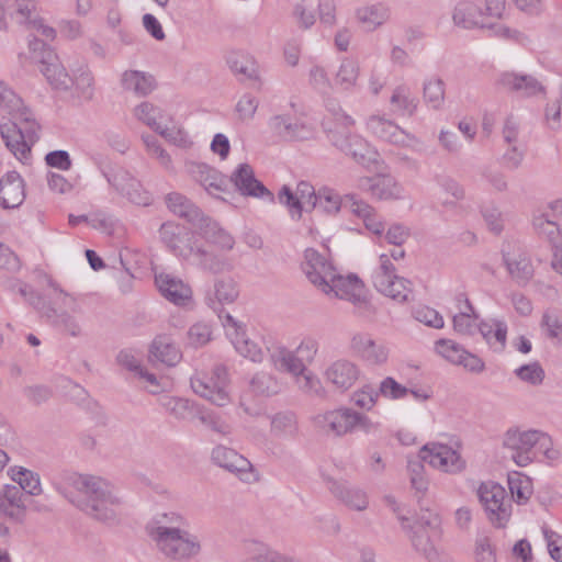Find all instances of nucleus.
Instances as JSON below:
<instances>
[{"instance_id": "1a4fd4ad", "label": "nucleus", "mask_w": 562, "mask_h": 562, "mask_svg": "<svg viewBox=\"0 0 562 562\" xmlns=\"http://www.w3.org/2000/svg\"><path fill=\"white\" fill-rule=\"evenodd\" d=\"M228 383V371L223 364L215 366L211 376L191 378L193 392L216 406H225L229 403Z\"/></svg>"}, {"instance_id": "37998d69", "label": "nucleus", "mask_w": 562, "mask_h": 562, "mask_svg": "<svg viewBox=\"0 0 562 562\" xmlns=\"http://www.w3.org/2000/svg\"><path fill=\"white\" fill-rule=\"evenodd\" d=\"M34 9L35 4L32 0H5L0 7V14L3 20L5 15H9L18 23L26 24Z\"/></svg>"}, {"instance_id": "a19ab883", "label": "nucleus", "mask_w": 562, "mask_h": 562, "mask_svg": "<svg viewBox=\"0 0 562 562\" xmlns=\"http://www.w3.org/2000/svg\"><path fill=\"white\" fill-rule=\"evenodd\" d=\"M184 525V518L175 512L157 514L150 521L147 522L145 529L149 538L154 541L158 539V532L166 529H181Z\"/></svg>"}, {"instance_id": "7c9ffc66", "label": "nucleus", "mask_w": 562, "mask_h": 562, "mask_svg": "<svg viewBox=\"0 0 562 562\" xmlns=\"http://www.w3.org/2000/svg\"><path fill=\"white\" fill-rule=\"evenodd\" d=\"M328 382L337 389L348 390L359 378V368L347 359L334 361L325 371Z\"/></svg>"}, {"instance_id": "603ef678", "label": "nucleus", "mask_w": 562, "mask_h": 562, "mask_svg": "<svg viewBox=\"0 0 562 562\" xmlns=\"http://www.w3.org/2000/svg\"><path fill=\"white\" fill-rule=\"evenodd\" d=\"M278 200L288 209L292 220H301L303 211H305V206L303 205L302 200H300L297 194H295L289 186H282L278 193Z\"/></svg>"}, {"instance_id": "58836bf2", "label": "nucleus", "mask_w": 562, "mask_h": 562, "mask_svg": "<svg viewBox=\"0 0 562 562\" xmlns=\"http://www.w3.org/2000/svg\"><path fill=\"white\" fill-rule=\"evenodd\" d=\"M482 9L471 1H460L456 4L452 13L453 23L462 29L485 27L481 22Z\"/></svg>"}, {"instance_id": "cd10ccee", "label": "nucleus", "mask_w": 562, "mask_h": 562, "mask_svg": "<svg viewBox=\"0 0 562 562\" xmlns=\"http://www.w3.org/2000/svg\"><path fill=\"white\" fill-rule=\"evenodd\" d=\"M367 125L375 136L394 145L408 146L409 140H417L394 122L378 115L369 117Z\"/></svg>"}, {"instance_id": "09e8293b", "label": "nucleus", "mask_w": 562, "mask_h": 562, "mask_svg": "<svg viewBox=\"0 0 562 562\" xmlns=\"http://www.w3.org/2000/svg\"><path fill=\"white\" fill-rule=\"evenodd\" d=\"M390 101L392 105L396 106L397 111L408 116L415 114L418 105V99L412 95L406 86L396 87Z\"/></svg>"}, {"instance_id": "0eeeda50", "label": "nucleus", "mask_w": 562, "mask_h": 562, "mask_svg": "<svg viewBox=\"0 0 562 562\" xmlns=\"http://www.w3.org/2000/svg\"><path fill=\"white\" fill-rule=\"evenodd\" d=\"M327 138L333 146L363 167L378 161V151L358 134L335 128L327 132Z\"/></svg>"}, {"instance_id": "423d86ee", "label": "nucleus", "mask_w": 562, "mask_h": 562, "mask_svg": "<svg viewBox=\"0 0 562 562\" xmlns=\"http://www.w3.org/2000/svg\"><path fill=\"white\" fill-rule=\"evenodd\" d=\"M504 447L514 451L524 450L543 453L549 460H554L559 457V452L552 449L551 437L536 429L520 430L518 427L509 428L505 434Z\"/></svg>"}, {"instance_id": "aec40b11", "label": "nucleus", "mask_w": 562, "mask_h": 562, "mask_svg": "<svg viewBox=\"0 0 562 562\" xmlns=\"http://www.w3.org/2000/svg\"><path fill=\"white\" fill-rule=\"evenodd\" d=\"M211 461L213 464L236 474L241 481H248V475L252 471V464L248 459L234 449L222 445L212 449Z\"/></svg>"}, {"instance_id": "f8f14e48", "label": "nucleus", "mask_w": 562, "mask_h": 562, "mask_svg": "<svg viewBox=\"0 0 562 562\" xmlns=\"http://www.w3.org/2000/svg\"><path fill=\"white\" fill-rule=\"evenodd\" d=\"M502 258L508 274L518 286H526L533 278L535 268L530 256L520 246L503 247Z\"/></svg>"}, {"instance_id": "8fccbe9b", "label": "nucleus", "mask_w": 562, "mask_h": 562, "mask_svg": "<svg viewBox=\"0 0 562 562\" xmlns=\"http://www.w3.org/2000/svg\"><path fill=\"white\" fill-rule=\"evenodd\" d=\"M357 18L368 31H373L385 22L387 13L382 5H370L358 9Z\"/></svg>"}, {"instance_id": "f704fd0d", "label": "nucleus", "mask_w": 562, "mask_h": 562, "mask_svg": "<svg viewBox=\"0 0 562 562\" xmlns=\"http://www.w3.org/2000/svg\"><path fill=\"white\" fill-rule=\"evenodd\" d=\"M270 361L276 370L290 373L294 376L305 374L304 366L299 361L293 350L283 346H277L269 349Z\"/></svg>"}, {"instance_id": "393cba45", "label": "nucleus", "mask_w": 562, "mask_h": 562, "mask_svg": "<svg viewBox=\"0 0 562 562\" xmlns=\"http://www.w3.org/2000/svg\"><path fill=\"white\" fill-rule=\"evenodd\" d=\"M224 326H231L233 331L229 333L231 341L235 350L244 358L252 362H261L263 352L261 348L252 340H250L245 330V326L237 322L229 313L225 315Z\"/></svg>"}, {"instance_id": "473e14b6", "label": "nucleus", "mask_w": 562, "mask_h": 562, "mask_svg": "<svg viewBox=\"0 0 562 562\" xmlns=\"http://www.w3.org/2000/svg\"><path fill=\"white\" fill-rule=\"evenodd\" d=\"M357 200L356 194L340 196L334 190L325 188L317 193L315 209L329 215L337 214L341 209H348L351 212V203L357 202Z\"/></svg>"}, {"instance_id": "6ab92c4d", "label": "nucleus", "mask_w": 562, "mask_h": 562, "mask_svg": "<svg viewBox=\"0 0 562 562\" xmlns=\"http://www.w3.org/2000/svg\"><path fill=\"white\" fill-rule=\"evenodd\" d=\"M238 295L239 290L234 279L223 278L215 280L213 289L206 291L204 301L221 319H225L227 312H225L223 305L235 302Z\"/></svg>"}, {"instance_id": "338daca9", "label": "nucleus", "mask_w": 562, "mask_h": 562, "mask_svg": "<svg viewBox=\"0 0 562 562\" xmlns=\"http://www.w3.org/2000/svg\"><path fill=\"white\" fill-rule=\"evenodd\" d=\"M378 392L379 395L390 400H402L408 395L409 389L398 383L394 378L386 376L381 381Z\"/></svg>"}, {"instance_id": "e433bc0d", "label": "nucleus", "mask_w": 562, "mask_h": 562, "mask_svg": "<svg viewBox=\"0 0 562 562\" xmlns=\"http://www.w3.org/2000/svg\"><path fill=\"white\" fill-rule=\"evenodd\" d=\"M165 406L177 419L184 422H206L207 419L201 407L188 398L169 397Z\"/></svg>"}, {"instance_id": "4d7b16f0", "label": "nucleus", "mask_w": 562, "mask_h": 562, "mask_svg": "<svg viewBox=\"0 0 562 562\" xmlns=\"http://www.w3.org/2000/svg\"><path fill=\"white\" fill-rule=\"evenodd\" d=\"M409 538L414 549L422 553L426 559H431L437 551L430 540V535L428 531H423L413 526L409 527Z\"/></svg>"}, {"instance_id": "3c124183", "label": "nucleus", "mask_w": 562, "mask_h": 562, "mask_svg": "<svg viewBox=\"0 0 562 562\" xmlns=\"http://www.w3.org/2000/svg\"><path fill=\"white\" fill-rule=\"evenodd\" d=\"M317 434L327 438H338L346 434H352L357 429L369 432L371 424H316Z\"/></svg>"}, {"instance_id": "0e129e2a", "label": "nucleus", "mask_w": 562, "mask_h": 562, "mask_svg": "<svg viewBox=\"0 0 562 562\" xmlns=\"http://www.w3.org/2000/svg\"><path fill=\"white\" fill-rule=\"evenodd\" d=\"M436 350L448 361L456 364L462 362L463 355H465L467 351L461 345L451 339L438 340L436 342Z\"/></svg>"}, {"instance_id": "864d4df0", "label": "nucleus", "mask_w": 562, "mask_h": 562, "mask_svg": "<svg viewBox=\"0 0 562 562\" xmlns=\"http://www.w3.org/2000/svg\"><path fill=\"white\" fill-rule=\"evenodd\" d=\"M514 373L519 380L533 386L542 384L546 378V372L538 361L522 364L515 369Z\"/></svg>"}, {"instance_id": "2eb2a0df", "label": "nucleus", "mask_w": 562, "mask_h": 562, "mask_svg": "<svg viewBox=\"0 0 562 562\" xmlns=\"http://www.w3.org/2000/svg\"><path fill=\"white\" fill-rule=\"evenodd\" d=\"M227 180L231 191V184H233L241 195L274 201L273 193L256 178L254 168L249 164H239Z\"/></svg>"}, {"instance_id": "c756f323", "label": "nucleus", "mask_w": 562, "mask_h": 562, "mask_svg": "<svg viewBox=\"0 0 562 562\" xmlns=\"http://www.w3.org/2000/svg\"><path fill=\"white\" fill-rule=\"evenodd\" d=\"M25 199L24 181L21 175L11 170L0 179V206L3 209L19 207Z\"/></svg>"}, {"instance_id": "6e6552de", "label": "nucleus", "mask_w": 562, "mask_h": 562, "mask_svg": "<svg viewBox=\"0 0 562 562\" xmlns=\"http://www.w3.org/2000/svg\"><path fill=\"white\" fill-rule=\"evenodd\" d=\"M101 173L106 179L108 183L131 203L142 206L151 204V194L144 189L142 182L127 169L120 167L106 171L102 168Z\"/></svg>"}, {"instance_id": "680f3d73", "label": "nucleus", "mask_w": 562, "mask_h": 562, "mask_svg": "<svg viewBox=\"0 0 562 562\" xmlns=\"http://www.w3.org/2000/svg\"><path fill=\"white\" fill-rule=\"evenodd\" d=\"M187 338L191 347H203L212 339V327L203 322L195 323L189 328Z\"/></svg>"}, {"instance_id": "c9c22d12", "label": "nucleus", "mask_w": 562, "mask_h": 562, "mask_svg": "<svg viewBox=\"0 0 562 562\" xmlns=\"http://www.w3.org/2000/svg\"><path fill=\"white\" fill-rule=\"evenodd\" d=\"M121 86L137 97H146L156 88V80L153 75L144 71L125 70L121 77Z\"/></svg>"}, {"instance_id": "e2e57ef3", "label": "nucleus", "mask_w": 562, "mask_h": 562, "mask_svg": "<svg viewBox=\"0 0 562 562\" xmlns=\"http://www.w3.org/2000/svg\"><path fill=\"white\" fill-rule=\"evenodd\" d=\"M398 276L395 274V267L385 254L380 256V267L372 274V283L374 288L384 289L385 282L393 280Z\"/></svg>"}, {"instance_id": "69168bd1", "label": "nucleus", "mask_w": 562, "mask_h": 562, "mask_svg": "<svg viewBox=\"0 0 562 562\" xmlns=\"http://www.w3.org/2000/svg\"><path fill=\"white\" fill-rule=\"evenodd\" d=\"M441 519L440 516L429 509H422L413 527L423 531H430L432 536H440Z\"/></svg>"}, {"instance_id": "bb28decb", "label": "nucleus", "mask_w": 562, "mask_h": 562, "mask_svg": "<svg viewBox=\"0 0 562 562\" xmlns=\"http://www.w3.org/2000/svg\"><path fill=\"white\" fill-rule=\"evenodd\" d=\"M498 83L507 91L524 98L535 97L546 91L544 86L532 75L505 71L501 74Z\"/></svg>"}, {"instance_id": "ea45409f", "label": "nucleus", "mask_w": 562, "mask_h": 562, "mask_svg": "<svg viewBox=\"0 0 562 562\" xmlns=\"http://www.w3.org/2000/svg\"><path fill=\"white\" fill-rule=\"evenodd\" d=\"M507 483L513 499L518 505L527 504L533 492L531 479L515 471L508 474Z\"/></svg>"}, {"instance_id": "a18cd8bd", "label": "nucleus", "mask_w": 562, "mask_h": 562, "mask_svg": "<svg viewBox=\"0 0 562 562\" xmlns=\"http://www.w3.org/2000/svg\"><path fill=\"white\" fill-rule=\"evenodd\" d=\"M385 288H375V290L382 293L385 296L391 297L392 300L404 303L411 300L412 291V282L405 278L397 277L393 280H389L385 282Z\"/></svg>"}, {"instance_id": "774afa93", "label": "nucleus", "mask_w": 562, "mask_h": 562, "mask_svg": "<svg viewBox=\"0 0 562 562\" xmlns=\"http://www.w3.org/2000/svg\"><path fill=\"white\" fill-rule=\"evenodd\" d=\"M299 361L306 369L307 364H311L318 351V341L311 336L304 337L300 345L293 350Z\"/></svg>"}, {"instance_id": "4be33fe9", "label": "nucleus", "mask_w": 562, "mask_h": 562, "mask_svg": "<svg viewBox=\"0 0 562 562\" xmlns=\"http://www.w3.org/2000/svg\"><path fill=\"white\" fill-rule=\"evenodd\" d=\"M359 187L376 200H398L403 195V187L391 175H375L362 178Z\"/></svg>"}, {"instance_id": "79ce46f5", "label": "nucleus", "mask_w": 562, "mask_h": 562, "mask_svg": "<svg viewBox=\"0 0 562 562\" xmlns=\"http://www.w3.org/2000/svg\"><path fill=\"white\" fill-rule=\"evenodd\" d=\"M351 213L362 218L368 231L381 236L384 232V223L379 218L375 210L363 200L359 199L351 203Z\"/></svg>"}, {"instance_id": "72a5a7b5", "label": "nucleus", "mask_w": 562, "mask_h": 562, "mask_svg": "<svg viewBox=\"0 0 562 562\" xmlns=\"http://www.w3.org/2000/svg\"><path fill=\"white\" fill-rule=\"evenodd\" d=\"M196 228L200 229V234L206 243L216 246L221 251H229L234 248V237L211 217L206 216V221Z\"/></svg>"}, {"instance_id": "bf43d9fd", "label": "nucleus", "mask_w": 562, "mask_h": 562, "mask_svg": "<svg viewBox=\"0 0 562 562\" xmlns=\"http://www.w3.org/2000/svg\"><path fill=\"white\" fill-rule=\"evenodd\" d=\"M540 327L549 339L562 344V319L555 312L546 311L542 314Z\"/></svg>"}, {"instance_id": "c85d7f7f", "label": "nucleus", "mask_w": 562, "mask_h": 562, "mask_svg": "<svg viewBox=\"0 0 562 562\" xmlns=\"http://www.w3.org/2000/svg\"><path fill=\"white\" fill-rule=\"evenodd\" d=\"M135 115L154 132L158 133L168 140L176 142L177 138L175 135L179 134V132H176L175 128H169L166 124H161L162 122L169 120V116L165 114L160 108L155 106L149 102H142L135 108Z\"/></svg>"}, {"instance_id": "5fc2aeb1", "label": "nucleus", "mask_w": 562, "mask_h": 562, "mask_svg": "<svg viewBox=\"0 0 562 562\" xmlns=\"http://www.w3.org/2000/svg\"><path fill=\"white\" fill-rule=\"evenodd\" d=\"M227 64L234 74L243 75L247 79H257L258 72L255 63L244 55L232 53L227 57Z\"/></svg>"}, {"instance_id": "a878e982", "label": "nucleus", "mask_w": 562, "mask_h": 562, "mask_svg": "<svg viewBox=\"0 0 562 562\" xmlns=\"http://www.w3.org/2000/svg\"><path fill=\"white\" fill-rule=\"evenodd\" d=\"M190 254L199 269L212 274L229 272L234 268L232 259L222 251L216 252L207 247L195 245L190 247Z\"/></svg>"}, {"instance_id": "49530a36", "label": "nucleus", "mask_w": 562, "mask_h": 562, "mask_svg": "<svg viewBox=\"0 0 562 562\" xmlns=\"http://www.w3.org/2000/svg\"><path fill=\"white\" fill-rule=\"evenodd\" d=\"M423 98L425 103L434 109H441L445 101V82L438 77L425 80L423 85Z\"/></svg>"}, {"instance_id": "20e7f679", "label": "nucleus", "mask_w": 562, "mask_h": 562, "mask_svg": "<svg viewBox=\"0 0 562 562\" xmlns=\"http://www.w3.org/2000/svg\"><path fill=\"white\" fill-rule=\"evenodd\" d=\"M364 283L355 273L344 277L336 271L323 286L325 294L334 293L336 297L351 302L356 307V313L360 316L369 315L373 312L372 305L363 295Z\"/></svg>"}, {"instance_id": "39448f33", "label": "nucleus", "mask_w": 562, "mask_h": 562, "mask_svg": "<svg viewBox=\"0 0 562 562\" xmlns=\"http://www.w3.org/2000/svg\"><path fill=\"white\" fill-rule=\"evenodd\" d=\"M154 542L168 559L173 561L190 560L201 551L198 537L183 529L164 528Z\"/></svg>"}, {"instance_id": "dca6fc26", "label": "nucleus", "mask_w": 562, "mask_h": 562, "mask_svg": "<svg viewBox=\"0 0 562 562\" xmlns=\"http://www.w3.org/2000/svg\"><path fill=\"white\" fill-rule=\"evenodd\" d=\"M268 126L273 135L284 142H303L313 138L312 125L294 120L290 114H277L269 119Z\"/></svg>"}, {"instance_id": "13d9d810", "label": "nucleus", "mask_w": 562, "mask_h": 562, "mask_svg": "<svg viewBox=\"0 0 562 562\" xmlns=\"http://www.w3.org/2000/svg\"><path fill=\"white\" fill-rule=\"evenodd\" d=\"M0 108L11 117L24 108L23 100L2 80H0Z\"/></svg>"}, {"instance_id": "a211bd4d", "label": "nucleus", "mask_w": 562, "mask_h": 562, "mask_svg": "<svg viewBox=\"0 0 562 562\" xmlns=\"http://www.w3.org/2000/svg\"><path fill=\"white\" fill-rule=\"evenodd\" d=\"M532 226L539 237L546 238L553 250V269L562 274V231L558 223L550 218L548 213L536 215Z\"/></svg>"}, {"instance_id": "ddd939ff", "label": "nucleus", "mask_w": 562, "mask_h": 562, "mask_svg": "<svg viewBox=\"0 0 562 562\" xmlns=\"http://www.w3.org/2000/svg\"><path fill=\"white\" fill-rule=\"evenodd\" d=\"M419 453L428 465L446 473H459L465 468L460 454L447 445L427 443L420 448Z\"/></svg>"}, {"instance_id": "de8ad7c7", "label": "nucleus", "mask_w": 562, "mask_h": 562, "mask_svg": "<svg viewBox=\"0 0 562 562\" xmlns=\"http://www.w3.org/2000/svg\"><path fill=\"white\" fill-rule=\"evenodd\" d=\"M10 471L12 480L19 484L18 486L21 487V491L23 490L32 496L42 493L40 475L37 473L22 467L18 470L12 468Z\"/></svg>"}, {"instance_id": "2f4dec72", "label": "nucleus", "mask_w": 562, "mask_h": 562, "mask_svg": "<svg viewBox=\"0 0 562 562\" xmlns=\"http://www.w3.org/2000/svg\"><path fill=\"white\" fill-rule=\"evenodd\" d=\"M168 209L179 217L187 220L193 226L198 227L206 221V215L191 202L187 196L178 192H171L166 196Z\"/></svg>"}, {"instance_id": "b1692460", "label": "nucleus", "mask_w": 562, "mask_h": 562, "mask_svg": "<svg viewBox=\"0 0 562 562\" xmlns=\"http://www.w3.org/2000/svg\"><path fill=\"white\" fill-rule=\"evenodd\" d=\"M301 269L306 278L321 290L335 272L331 263L314 248L305 249Z\"/></svg>"}, {"instance_id": "7ed1b4c3", "label": "nucleus", "mask_w": 562, "mask_h": 562, "mask_svg": "<svg viewBox=\"0 0 562 562\" xmlns=\"http://www.w3.org/2000/svg\"><path fill=\"white\" fill-rule=\"evenodd\" d=\"M48 285L59 293L60 304L66 310L58 311L50 303L38 302L37 308L46 317V319L58 330L72 337H77L81 333V327L76 318V314H82L80 304L76 297L64 291L59 284L53 279L48 280Z\"/></svg>"}, {"instance_id": "c03bdc74", "label": "nucleus", "mask_w": 562, "mask_h": 562, "mask_svg": "<svg viewBox=\"0 0 562 562\" xmlns=\"http://www.w3.org/2000/svg\"><path fill=\"white\" fill-rule=\"evenodd\" d=\"M359 71L360 68L357 60L344 58L335 76V85L341 90H351L357 83Z\"/></svg>"}, {"instance_id": "9d476101", "label": "nucleus", "mask_w": 562, "mask_h": 562, "mask_svg": "<svg viewBox=\"0 0 562 562\" xmlns=\"http://www.w3.org/2000/svg\"><path fill=\"white\" fill-rule=\"evenodd\" d=\"M477 495L491 524L496 528H504L512 515V504L504 502V487L494 482L482 483Z\"/></svg>"}, {"instance_id": "f3484780", "label": "nucleus", "mask_w": 562, "mask_h": 562, "mask_svg": "<svg viewBox=\"0 0 562 562\" xmlns=\"http://www.w3.org/2000/svg\"><path fill=\"white\" fill-rule=\"evenodd\" d=\"M350 350L356 357L371 366H382L389 359V348L366 333H357L351 337Z\"/></svg>"}, {"instance_id": "4468645a", "label": "nucleus", "mask_w": 562, "mask_h": 562, "mask_svg": "<svg viewBox=\"0 0 562 562\" xmlns=\"http://www.w3.org/2000/svg\"><path fill=\"white\" fill-rule=\"evenodd\" d=\"M187 167L194 181L201 184L210 195L226 201L224 195L232 194L227 177L217 169L204 162H189Z\"/></svg>"}, {"instance_id": "4c0bfd02", "label": "nucleus", "mask_w": 562, "mask_h": 562, "mask_svg": "<svg viewBox=\"0 0 562 562\" xmlns=\"http://www.w3.org/2000/svg\"><path fill=\"white\" fill-rule=\"evenodd\" d=\"M149 352L156 360L169 367L176 366L182 357L179 348L168 335L156 336L150 345Z\"/></svg>"}, {"instance_id": "f03ea898", "label": "nucleus", "mask_w": 562, "mask_h": 562, "mask_svg": "<svg viewBox=\"0 0 562 562\" xmlns=\"http://www.w3.org/2000/svg\"><path fill=\"white\" fill-rule=\"evenodd\" d=\"M38 123L26 106L0 124V134L5 146L19 160L29 158L31 145L38 139Z\"/></svg>"}, {"instance_id": "6e6d98bb", "label": "nucleus", "mask_w": 562, "mask_h": 562, "mask_svg": "<svg viewBox=\"0 0 562 562\" xmlns=\"http://www.w3.org/2000/svg\"><path fill=\"white\" fill-rule=\"evenodd\" d=\"M182 227L172 222L164 223L160 226L159 235L161 241L175 254L180 255V243H181V232Z\"/></svg>"}, {"instance_id": "052dcab7", "label": "nucleus", "mask_w": 562, "mask_h": 562, "mask_svg": "<svg viewBox=\"0 0 562 562\" xmlns=\"http://www.w3.org/2000/svg\"><path fill=\"white\" fill-rule=\"evenodd\" d=\"M76 90L79 95L86 100L91 101L94 95V78L91 70L88 67L79 69V74L76 75L74 82Z\"/></svg>"}, {"instance_id": "f257e3e1", "label": "nucleus", "mask_w": 562, "mask_h": 562, "mask_svg": "<svg viewBox=\"0 0 562 562\" xmlns=\"http://www.w3.org/2000/svg\"><path fill=\"white\" fill-rule=\"evenodd\" d=\"M54 488L90 518L113 524L117 520L121 497L106 480L77 472L64 471L53 479Z\"/></svg>"}, {"instance_id": "5701e85b", "label": "nucleus", "mask_w": 562, "mask_h": 562, "mask_svg": "<svg viewBox=\"0 0 562 562\" xmlns=\"http://www.w3.org/2000/svg\"><path fill=\"white\" fill-rule=\"evenodd\" d=\"M323 481L335 498L347 507L355 510H364L368 507L367 493L358 487L351 486L346 481H336L329 475L322 474Z\"/></svg>"}, {"instance_id": "9b49d317", "label": "nucleus", "mask_w": 562, "mask_h": 562, "mask_svg": "<svg viewBox=\"0 0 562 562\" xmlns=\"http://www.w3.org/2000/svg\"><path fill=\"white\" fill-rule=\"evenodd\" d=\"M29 49L34 60L42 65L41 72L55 88H67V72L59 64L54 49L44 41L32 37L29 40Z\"/></svg>"}, {"instance_id": "412c9836", "label": "nucleus", "mask_w": 562, "mask_h": 562, "mask_svg": "<svg viewBox=\"0 0 562 562\" xmlns=\"http://www.w3.org/2000/svg\"><path fill=\"white\" fill-rule=\"evenodd\" d=\"M155 283L160 294L175 305L187 306L192 301L191 286L171 273L156 274Z\"/></svg>"}]
</instances>
